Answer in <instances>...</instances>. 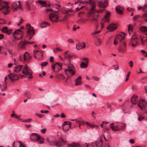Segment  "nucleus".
Segmentation results:
<instances>
[{"label": "nucleus", "mask_w": 147, "mask_h": 147, "mask_svg": "<svg viewBox=\"0 0 147 147\" xmlns=\"http://www.w3.org/2000/svg\"><path fill=\"white\" fill-rule=\"evenodd\" d=\"M71 126H69L68 125H63L62 129L65 132H67L71 128Z\"/></svg>", "instance_id": "29"}, {"label": "nucleus", "mask_w": 147, "mask_h": 147, "mask_svg": "<svg viewBox=\"0 0 147 147\" xmlns=\"http://www.w3.org/2000/svg\"><path fill=\"white\" fill-rule=\"evenodd\" d=\"M88 61H86V63L83 62H82L80 64L81 67L82 68L87 67L88 65Z\"/></svg>", "instance_id": "32"}, {"label": "nucleus", "mask_w": 147, "mask_h": 147, "mask_svg": "<svg viewBox=\"0 0 147 147\" xmlns=\"http://www.w3.org/2000/svg\"><path fill=\"white\" fill-rule=\"evenodd\" d=\"M140 30L141 31L145 32L147 31V28L146 26H142L140 28Z\"/></svg>", "instance_id": "37"}, {"label": "nucleus", "mask_w": 147, "mask_h": 147, "mask_svg": "<svg viewBox=\"0 0 147 147\" xmlns=\"http://www.w3.org/2000/svg\"><path fill=\"white\" fill-rule=\"evenodd\" d=\"M110 13L109 12H108L107 13L105 16L102 19V20L105 22H109V16H110Z\"/></svg>", "instance_id": "26"}, {"label": "nucleus", "mask_w": 147, "mask_h": 147, "mask_svg": "<svg viewBox=\"0 0 147 147\" xmlns=\"http://www.w3.org/2000/svg\"><path fill=\"white\" fill-rule=\"evenodd\" d=\"M147 102L143 100H141L139 101L138 104V106L142 111L145 110L147 106Z\"/></svg>", "instance_id": "8"}, {"label": "nucleus", "mask_w": 147, "mask_h": 147, "mask_svg": "<svg viewBox=\"0 0 147 147\" xmlns=\"http://www.w3.org/2000/svg\"><path fill=\"white\" fill-rule=\"evenodd\" d=\"M129 66L131 67H132L133 66V63L132 61H130L129 63Z\"/></svg>", "instance_id": "62"}, {"label": "nucleus", "mask_w": 147, "mask_h": 147, "mask_svg": "<svg viewBox=\"0 0 147 147\" xmlns=\"http://www.w3.org/2000/svg\"><path fill=\"white\" fill-rule=\"evenodd\" d=\"M31 57L30 56L29 53L27 52H26L24 55V61H29Z\"/></svg>", "instance_id": "24"}, {"label": "nucleus", "mask_w": 147, "mask_h": 147, "mask_svg": "<svg viewBox=\"0 0 147 147\" xmlns=\"http://www.w3.org/2000/svg\"><path fill=\"white\" fill-rule=\"evenodd\" d=\"M72 57V56L70 55H65V59H67L69 61V62H70V59Z\"/></svg>", "instance_id": "40"}, {"label": "nucleus", "mask_w": 147, "mask_h": 147, "mask_svg": "<svg viewBox=\"0 0 147 147\" xmlns=\"http://www.w3.org/2000/svg\"><path fill=\"white\" fill-rule=\"evenodd\" d=\"M8 77L12 81H15L18 79L17 75L14 73H10L8 75Z\"/></svg>", "instance_id": "14"}, {"label": "nucleus", "mask_w": 147, "mask_h": 147, "mask_svg": "<svg viewBox=\"0 0 147 147\" xmlns=\"http://www.w3.org/2000/svg\"><path fill=\"white\" fill-rule=\"evenodd\" d=\"M82 84V77L81 76H78L76 79L75 82V85L76 86L80 85Z\"/></svg>", "instance_id": "20"}, {"label": "nucleus", "mask_w": 147, "mask_h": 147, "mask_svg": "<svg viewBox=\"0 0 147 147\" xmlns=\"http://www.w3.org/2000/svg\"><path fill=\"white\" fill-rule=\"evenodd\" d=\"M92 78L93 79L96 81H98V80H99V78L96 76H93L92 77Z\"/></svg>", "instance_id": "54"}, {"label": "nucleus", "mask_w": 147, "mask_h": 147, "mask_svg": "<svg viewBox=\"0 0 147 147\" xmlns=\"http://www.w3.org/2000/svg\"><path fill=\"white\" fill-rule=\"evenodd\" d=\"M48 63L47 62H44L40 64L41 66L42 67L43 66H46L48 64Z\"/></svg>", "instance_id": "50"}, {"label": "nucleus", "mask_w": 147, "mask_h": 147, "mask_svg": "<svg viewBox=\"0 0 147 147\" xmlns=\"http://www.w3.org/2000/svg\"><path fill=\"white\" fill-rule=\"evenodd\" d=\"M26 46L25 40L24 41L20 42L18 44L17 49L18 50H22L24 49Z\"/></svg>", "instance_id": "10"}, {"label": "nucleus", "mask_w": 147, "mask_h": 147, "mask_svg": "<svg viewBox=\"0 0 147 147\" xmlns=\"http://www.w3.org/2000/svg\"><path fill=\"white\" fill-rule=\"evenodd\" d=\"M11 6L13 11H16L18 9H22V5L20 1H15L11 4Z\"/></svg>", "instance_id": "3"}, {"label": "nucleus", "mask_w": 147, "mask_h": 147, "mask_svg": "<svg viewBox=\"0 0 147 147\" xmlns=\"http://www.w3.org/2000/svg\"><path fill=\"white\" fill-rule=\"evenodd\" d=\"M86 147H94V145L93 143H91L89 144H87Z\"/></svg>", "instance_id": "53"}, {"label": "nucleus", "mask_w": 147, "mask_h": 147, "mask_svg": "<svg viewBox=\"0 0 147 147\" xmlns=\"http://www.w3.org/2000/svg\"><path fill=\"white\" fill-rule=\"evenodd\" d=\"M35 33V31L33 29L29 30L27 32V36L28 37H29V39H30Z\"/></svg>", "instance_id": "17"}, {"label": "nucleus", "mask_w": 147, "mask_h": 147, "mask_svg": "<svg viewBox=\"0 0 147 147\" xmlns=\"http://www.w3.org/2000/svg\"><path fill=\"white\" fill-rule=\"evenodd\" d=\"M139 40L136 35H134L132 36L130 42L131 43L132 47H135V46L138 44Z\"/></svg>", "instance_id": "7"}, {"label": "nucleus", "mask_w": 147, "mask_h": 147, "mask_svg": "<svg viewBox=\"0 0 147 147\" xmlns=\"http://www.w3.org/2000/svg\"><path fill=\"white\" fill-rule=\"evenodd\" d=\"M16 34H19L20 36V38H18L16 36H14V38L16 40H20L22 38V32L20 29H17L13 33V35L14 36Z\"/></svg>", "instance_id": "13"}, {"label": "nucleus", "mask_w": 147, "mask_h": 147, "mask_svg": "<svg viewBox=\"0 0 147 147\" xmlns=\"http://www.w3.org/2000/svg\"><path fill=\"white\" fill-rule=\"evenodd\" d=\"M116 11L120 14H122L123 13V8L120 6L117 7L115 8Z\"/></svg>", "instance_id": "27"}, {"label": "nucleus", "mask_w": 147, "mask_h": 147, "mask_svg": "<svg viewBox=\"0 0 147 147\" xmlns=\"http://www.w3.org/2000/svg\"><path fill=\"white\" fill-rule=\"evenodd\" d=\"M117 26L114 24H112L108 26L107 29L109 30V31H112L115 30L117 28Z\"/></svg>", "instance_id": "19"}, {"label": "nucleus", "mask_w": 147, "mask_h": 147, "mask_svg": "<svg viewBox=\"0 0 147 147\" xmlns=\"http://www.w3.org/2000/svg\"><path fill=\"white\" fill-rule=\"evenodd\" d=\"M2 32L6 33L7 35H10L12 32V30L11 29H8V28L7 26L4 27L2 30Z\"/></svg>", "instance_id": "16"}, {"label": "nucleus", "mask_w": 147, "mask_h": 147, "mask_svg": "<svg viewBox=\"0 0 147 147\" xmlns=\"http://www.w3.org/2000/svg\"><path fill=\"white\" fill-rule=\"evenodd\" d=\"M53 59H54V58L53 56H51L50 57V61L51 63H52L53 62V61H54Z\"/></svg>", "instance_id": "60"}, {"label": "nucleus", "mask_w": 147, "mask_h": 147, "mask_svg": "<svg viewBox=\"0 0 147 147\" xmlns=\"http://www.w3.org/2000/svg\"><path fill=\"white\" fill-rule=\"evenodd\" d=\"M101 31V30H99L98 31H95L93 32H92V33H91V34L92 35H94V34H98Z\"/></svg>", "instance_id": "58"}, {"label": "nucleus", "mask_w": 147, "mask_h": 147, "mask_svg": "<svg viewBox=\"0 0 147 147\" xmlns=\"http://www.w3.org/2000/svg\"><path fill=\"white\" fill-rule=\"evenodd\" d=\"M65 72L68 76L72 77L75 74L76 70L73 65L71 64H69L68 65V69H65Z\"/></svg>", "instance_id": "2"}, {"label": "nucleus", "mask_w": 147, "mask_h": 147, "mask_svg": "<svg viewBox=\"0 0 147 147\" xmlns=\"http://www.w3.org/2000/svg\"><path fill=\"white\" fill-rule=\"evenodd\" d=\"M71 123L70 121H65L64 122V123L63 124V125H68L69 126H71Z\"/></svg>", "instance_id": "46"}, {"label": "nucleus", "mask_w": 147, "mask_h": 147, "mask_svg": "<svg viewBox=\"0 0 147 147\" xmlns=\"http://www.w3.org/2000/svg\"><path fill=\"white\" fill-rule=\"evenodd\" d=\"M69 147H81L79 144L76 143H73L69 144Z\"/></svg>", "instance_id": "33"}, {"label": "nucleus", "mask_w": 147, "mask_h": 147, "mask_svg": "<svg viewBox=\"0 0 147 147\" xmlns=\"http://www.w3.org/2000/svg\"><path fill=\"white\" fill-rule=\"evenodd\" d=\"M142 18L145 22H147V13L143 14L142 16Z\"/></svg>", "instance_id": "38"}, {"label": "nucleus", "mask_w": 147, "mask_h": 147, "mask_svg": "<svg viewBox=\"0 0 147 147\" xmlns=\"http://www.w3.org/2000/svg\"><path fill=\"white\" fill-rule=\"evenodd\" d=\"M53 6L54 8L57 9L58 11L61 9L60 6L59 5L54 4Z\"/></svg>", "instance_id": "44"}, {"label": "nucleus", "mask_w": 147, "mask_h": 147, "mask_svg": "<svg viewBox=\"0 0 147 147\" xmlns=\"http://www.w3.org/2000/svg\"><path fill=\"white\" fill-rule=\"evenodd\" d=\"M116 38L120 42V43L124 42L123 41L125 39V37L122 36L121 34H119L116 37Z\"/></svg>", "instance_id": "23"}, {"label": "nucleus", "mask_w": 147, "mask_h": 147, "mask_svg": "<svg viewBox=\"0 0 147 147\" xmlns=\"http://www.w3.org/2000/svg\"><path fill=\"white\" fill-rule=\"evenodd\" d=\"M140 17V15H137L133 17V20L134 21H136Z\"/></svg>", "instance_id": "43"}, {"label": "nucleus", "mask_w": 147, "mask_h": 147, "mask_svg": "<svg viewBox=\"0 0 147 147\" xmlns=\"http://www.w3.org/2000/svg\"><path fill=\"white\" fill-rule=\"evenodd\" d=\"M128 30L129 34H130V32H132L133 30V28L131 25H129L128 26Z\"/></svg>", "instance_id": "47"}, {"label": "nucleus", "mask_w": 147, "mask_h": 147, "mask_svg": "<svg viewBox=\"0 0 147 147\" xmlns=\"http://www.w3.org/2000/svg\"><path fill=\"white\" fill-rule=\"evenodd\" d=\"M40 138V136L37 134L33 133L30 137L32 141H36L38 140Z\"/></svg>", "instance_id": "15"}, {"label": "nucleus", "mask_w": 147, "mask_h": 147, "mask_svg": "<svg viewBox=\"0 0 147 147\" xmlns=\"http://www.w3.org/2000/svg\"><path fill=\"white\" fill-rule=\"evenodd\" d=\"M86 47V44L84 42L78 44L76 45V47L77 49L80 50Z\"/></svg>", "instance_id": "18"}, {"label": "nucleus", "mask_w": 147, "mask_h": 147, "mask_svg": "<svg viewBox=\"0 0 147 147\" xmlns=\"http://www.w3.org/2000/svg\"><path fill=\"white\" fill-rule=\"evenodd\" d=\"M97 41L96 42V46H100L101 44V41L100 38H97Z\"/></svg>", "instance_id": "41"}, {"label": "nucleus", "mask_w": 147, "mask_h": 147, "mask_svg": "<svg viewBox=\"0 0 147 147\" xmlns=\"http://www.w3.org/2000/svg\"><path fill=\"white\" fill-rule=\"evenodd\" d=\"M58 65L60 67V69H59L56 72H58L61 69V67H62V64H59L58 62H56L54 64H52L51 67L52 68V70L54 71H55V66H56L57 65Z\"/></svg>", "instance_id": "22"}, {"label": "nucleus", "mask_w": 147, "mask_h": 147, "mask_svg": "<svg viewBox=\"0 0 147 147\" xmlns=\"http://www.w3.org/2000/svg\"><path fill=\"white\" fill-rule=\"evenodd\" d=\"M6 83H4L2 84H0V89L2 91H4L6 89Z\"/></svg>", "instance_id": "31"}, {"label": "nucleus", "mask_w": 147, "mask_h": 147, "mask_svg": "<svg viewBox=\"0 0 147 147\" xmlns=\"http://www.w3.org/2000/svg\"><path fill=\"white\" fill-rule=\"evenodd\" d=\"M97 5L100 8H104L108 5L107 0H100L97 1Z\"/></svg>", "instance_id": "6"}, {"label": "nucleus", "mask_w": 147, "mask_h": 147, "mask_svg": "<svg viewBox=\"0 0 147 147\" xmlns=\"http://www.w3.org/2000/svg\"><path fill=\"white\" fill-rule=\"evenodd\" d=\"M118 51L121 53H124L126 51V45L125 42L120 43V45L118 48Z\"/></svg>", "instance_id": "9"}, {"label": "nucleus", "mask_w": 147, "mask_h": 147, "mask_svg": "<svg viewBox=\"0 0 147 147\" xmlns=\"http://www.w3.org/2000/svg\"><path fill=\"white\" fill-rule=\"evenodd\" d=\"M37 55L38 56V59H41L43 55V53L39 51Z\"/></svg>", "instance_id": "39"}, {"label": "nucleus", "mask_w": 147, "mask_h": 147, "mask_svg": "<svg viewBox=\"0 0 147 147\" xmlns=\"http://www.w3.org/2000/svg\"><path fill=\"white\" fill-rule=\"evenodd\" d=\"M112 130L114 131H119L120 129L119 128V127L117 126H114L113 128L112 129Z\"/></svg>", "instance_id": "45"}, {"label": "nucleus", "mask_w": 147, "mask_h": 147, "mask_svg": "<svg viewBox=\"0 0 147 147\" xmlns=\"http://www.w3.org/2000/svg\"><path fill=\"white\" fill-rule=\"evenodd\" d=\"M126 126V125L124 123H122L119 126L120 127H119L120 131H123L125 129V127Z\"/></svg>", "instance_id": "34"}, {"label": "nucleus", "mask_w": 147, "mask_h": 147, "mask_svg": "<svg viewBox=\"0 0 147 147\" xmlns=\"http://www.w3.org/2000/svg\"><path fill=\"white\" fill-rule=\"evenodd\" d=\"M144 119V117L141 116H139L138 118V120L139 121H142V119Z\"/></svg>", "instance_id": "57"}, {"label": "nucleus", "mask_w": 147, "mask_h": 147, "mask_svg": "<svg viewBox=\"0 0 147 147\" xmlns=\"http://www.w3.org/2000/svg\"><path fill=\"white\" fill-rule=\"evenodd\" d=\"M21 144L20 142L17 141L13 143V147H20L21 145Z\"/></svg>", "instance_id": "35"}, {"label": "nucleus", "mask_w": 147, "mask_h": 147, "mask_svg": "<svg viewBox=\"0 0 147 147\" xmlns=\"http://www.w3.org/2000/svg\"><path fill=\"white\" fill-rule=\"evenodd\" d=\"M5 14L8 13L11 10V8L7 6H3L1 10Z\"/></svg>", "instance_id": "11"}, {"label": "nucleus", "mask_w": 147, "mask_h": 147, "mask_svg": "<svg viewBox=\"0 0 147 147\" xmlns=\"http://www.w3.org/2000/svg\"><path fill=\"white\" fill-rule=\"evenodd\" d=\"M48 24L49 26H50V24L48 22H44L42 23H41L40 24V26L41 27H46L47 24Z\"/></svg>", "instance_id": "36"}, {"label": "nucleus", "mask_w": 147, "mask_h": 147, "mask_svg": "<svg viewBox=\"0 0 147 147\" xmlns=\"http://www.w3.org/2000/svg\"><path fill=\"white\" fill-rule=\"evenodd\" d=\"M59 16L56 14L51 13L49 15V18L52 23H57L59 22Z\"/></svg>", "instance_id": "5"}, {"label": "nucleus", "mask_w": 147, "mask_h": 147, "mask_svg": "<svg viewBox=\"0 0 147 147\" xmlns=\"http://www.w3.org/2000/svg\"><path fill=\"white\" fill-rule=\"evenodd\" d=\"M103 136L104 139L106 141H109L111 139L110 134L107 132H104L103 134Z\"/></svg>", "instance_id": "12"}, {"label": "nucleus", "mask_w": 147, "mask_h": 147, "mask_svg": "<svg viewBox=\"0 0 147 147\" xmlns=\"http://www.w3.org/2000/svg\"><path fill=\"white\" fill-rule=\"evenodd\" d=\"M46 2L42 0H39L36 2V3H39L41 5H46Z\"/></svg>", "instance_id": "42"}, {"label": "nucleus", "mask_w": 147, "mask_h": 147, "mask_svg": "<svg viewBox=\"0 0 147 147\" xmlns=\"http://www.w3.org/2000/svg\"><path fill=\"white\" fill-rule=\"evenodd\" d=\"M22 73L25 75H26L28 76V78L29 79L32 78V77L31 76L32 75V71L27 67V65L24 67L22 70Z\"/></svg>", "instance_id": "4"}, {"label": "nucleus", "mask_w": 147, "mask_h": 147, "mask_svg": "<svg viewBox=\"0 0 147 147\" xmlns=\"http://www.w3.org/2000/svg\"><path fill=\"white\" fill-rule=\"evenodd\" d=\"M37 141L39 144H42L44 142L43 139L42 138H41L40 137L39 139L38 140H37Z\"/></svg>", "instance_id": "49"}, {"label": "nucleus", "mask_w": 147, "mask_h": 147, "mask_svg": "<svg viewBox=\"0 0 147 147\" xmlns=\"http://www.w3.org/2000/svg\"><path fill=\"white\" fill-rule=\"evenodd\" d=\"M22 67L21 65H17L14 67V71L16 73L18 72L21 70Z\"/></svg>", "instance_id": "28"}, {"label": "nucleus", "mask_w": 147, "mask_h": 147, "mask_svg": "<svg viewBox=\"0 0 147 147\" xmlns=\"http://www.w3.org/2000/svg\"><path fill=\"white\" fill-rule=\"evenodd\" d=\"M46 130V129L44 128L42 129H41L40 130L42 134H44L45 133V132Z\"/></svg>", "instance_id": "61"}, {"label": "nucleus", "mask_w": 147, "mask_h": 147, "mask_svg": "<svg viewBox=\"0 0 147 147\" xmlns=\"http://www.w3.org/2000/svg\"><path fill=\"white\" fill-rule=\"evenodd\" d=\"M130 74V72H129L127 74L126 76V79H125V82H127L129 78V77Z\"/></svg>", "instance_id": "52"}, {"label": "nucleus", "mask_w": 147, "mask_h": 147, "mask_svg": "<svg viewBox=\"0 0 147 147\" xmlns=\"http://www.w3.org/2000/svg\"><path fill=\"white\" fill-rule=\"evenodd\" d=\"M85 122L84 121H80V123H79V128L80 129V126L81 125H84L85 124Z\"/></svg>", "instance_id": "55"}, {"label": "nucleus", "mask_w": 147, "mask_h": 147, "mask_svg": "<svg viewBox=\"0 0 147 147\" xmlns=\"http://www.w3.org/2000/svg\"><path fill=\"white\" fill-rule=\"evenodd\" d=\"M41 113H48L49 112V111L48 110H41L40 111Z\"/></svg>", "instance_id": "59"}, {"label": "nucleus", "mask_w": 147, "mask_h": 147, "mask_svg": "<svg viewBox=\"0 0 147 147\" xmlns=\"http://www.w3.org/2000/svg\"><path fill=\"white\" fill-rule=\"evenodd\" d=\"M137 96L135 95H134L131 97V102L132 104H135L137 102Z\"/></svg>", "instance_id": "25"}, {"label": "nucleus", "mask_w": 147, "mask_h": 147, "mask_svg": "<svg viewBox=\"0 0 147 147\" xmlns=\"http://www.w3.org/2000/svg\"><path fill=\"white\" fill-rule=\"evenodd\" d=\"M126 9L128 11H133L134 10L133 8L131 7H128Z\"/></svg>", "instance_id": "56"}, {"label": "nucleus", "mask_w": 147, "mask_h": 147, "mask_svg": "<svg viewBox=\"0 0 147 147\" xmlns=\"http://www.w3.org/2000/svg\"><path fill=\"white\" fill-rule=\"evenodd\" d=\"M95 144L96 146L98 147H101L102 146V141L101 137H100L96 141Z\"/></svg>", "instance_id": "21"}, {"label": "nucleus", "mask_w": 147, "mask_h": 147, "mask_svg": "<svg viewBox=\"0 0 147 147\" xmlns=\"http://www.w3.org/2000/svg\"><path fill=\"white\" fill-rule=\"evenodd\" d=\"M24 95L27 96L28 99H30L31 98L32 94L31 92L29 91H26L24 93Z\"/></svg>", "instance_id": "30"}, {"label": "nucleus", "mask_w": 147, "mask_h": 147, "mask_svg": "<svg viewBox=\"0 0 147 147\" xmlns=\"http://www.w3.org/2000/svg\"><path fill=\"white\" fill-rule=\"evenodd\" d=\"M96 0H89L86 1L87 4H90L92 6V8L89 11V16L92 17L90 20L91 21H96L97 18L98 16V14H96L97 13H101L103 10L100 9L98 10H96L95 8L96 7Z\"/></svg>", "instance_id": "1"}, {"label": "nucleus", "mask_w": 147, "mask_h": 147, "mask_svg": "<svg viewBox=\"0 0 147 147\" xmlns=\"http://www.w3.org/2000/svg\"><path fill=\"white\" fill-rule=\"evenodd\" d=\"M7 51L8 53L10 54H12L13 53V50L11 49H8Z\"/></svg>", "instance_id": "63"}, {"label": "nucleus", "mask_w": 147, "mask_h": 147, "mask_svg": "<svg viewBox=\"0 0 147 147\" xmlns=\"http://www.w3.org/2000/svg\"><path fill=\"white\" fill-rule=\"evenodd\" d=\"M138 9L139 10H140L141 9L143 10H145V9L144 8V6L143 7H142V6H139L138 7Z\"/></svg>", "instance_id": "64"}, {"label": "nucleus", "mask_w": 147, "mask_h": 147, "mask_svg": "<svg viewBox=\"0 0 147 147\" xmlns=\"http://www.w3.org/2000/svg\"><path fill=\"white\" fill-rule=\"evenodd\" d=\"M55 145L57 147H61L62 146V144L59 141H58L56 143Z\"/></svg>", "instance_id": "48"}, {"label": "nucleus", "mask_w": 147, "mask_h": 147, "mask_svg": "<svg viewBox=\"0 0 147 147\" xmlns=\"http://www.w3.org/2000/svg\"><path fill=\"white\" fill-rule=\"evenodd\" d=\"M35 115L36 116L40 118H42L44 116V115L41 114H40L37 113H35Z\"/></svg>", "instance_id": "51"}]
</instances>
